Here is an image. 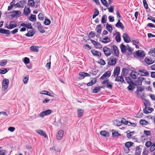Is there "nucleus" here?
Listing matches in <instances>:
<instances>
[{"label":"nucleus","mask_w":155,"mask_h":155,"mask_svg":"<svg viewBox=\"0 0 155 155\" xmlns=\"http://www.w3.org/2000/svg\"><path fill=\"white\" fill-rule=\"evenodd\" d=\"M38 19L41 20H43L44 19L43 14L42 13H39L38 16Z\"/></svg>","instance_id":"nucleus-53"},{"label":"nucleus","mask_w":155,"mask_h":155,"mask_svg":"<svg viewBox=\"0 0 155 155\" xmlns=\"http://www.w3.org/2000/svg\"><path fill=\"white\" fill-rule=\"evenodd\" d=\"M113 123L115 126H119L122 125L121 121H119L117 120H115L114 121Z\"/></svg>","instance_id":"nucleus-29"},{"label":"nucleus","mask_w":155,"mask_h":155,"mask_svg":"<svg viewBox=\"0 0 155 155\" xmlns=\"http://www.w3.org/2000/svg\"><path fill=\"white\" fill-rule=\"evenodd\" d=\"M155 146V144L153 143L151 145L150 148V150L151 152H152L155 149L154 147Z\"/></svg>","instance_id":"nucleus-63"},{"label":"nucleus","mask_w":155,"mask_h":155,"mask_svg":"<svg viewBox=\"0 0 155 155\" xmlns=\"http://www.w3.org/2000/svg\"><path fill=\"white\" fill-rule=\"evenodd\" d=\"M101 84H106V87L109 89H112L113 88L112 83L111 81H110L108 79H106L103 81Z\"/></svg>","instance_id":"nucleus-3"},{"label":"nucleus","mask_w":155,"mask_h":155,"mask_svg":"<svg viewBox=\"0 0 155 155\" xmlns=\"http://www.w3.org/2000/svg\"><path fill=\"white\" fill-rule=\"evenodd\" d=\"M115 39L117 42H120L121 41V38L120 37V34L119 33L117 34L116 35L115 37Z\"/></svg>","instance_id":"nucleus-37"},{"label":"nucleus","mask_w":155,"mask_h":155,"mask_svg":"<svg viewBox=\"0 0 155 155\" xmlns=\"http://www.w3.org/2000/svg\"><path fill=\"white\" fill-rule=\"evenodd\" d=\"M52 111V110L50 109L46 110L45 111L41 112L39 116L41 117H43L45 116L48 115L50 114L51 113Z\"/></svg>","instance_id":"nucleus-8"},{"label":"nucleus","mask_w":155,"mask_h":155,"mask_svg":"<svg viewBox=\"0 0 155 155\" xmlns=\"http://www.w3.org/2000/svg\"><path fill=\"white\" fill-rule=\"evenodd\" d=\"M120 71V67H116L114 69L113 75H112V76H115V75L118 76L119 74Z\"/></svg>","instance_id":"nucleus-14"},{"label":"nucleus","mask_w":155,"mask_h":155,"mask_svg":"<svg viewBox=\"0 0 155 155\" xmlns=\"http://www.w3.org/2000/svg\"><path fill=\"white\" fill-rule=\"evenodd\" d=\"M9 84V80L8 79H5L2 81V89L3 91H5L8 87Z\"/></svg>","instance_id":"nucleus-1"},{"label":"nucleus","mask_w":155,"mask_h":155,"mask_svg":"<svg viewBox=\"0 0 155 155\" xmlns=\"http://www.w3.org/2000/svg\"><path fill=\"white\" fill-rule=\"evenodd\" d=\"M84 72H80L79 74L78 78L79 79H84L85 77V75L84 74Z\"/></svg>","instance_id":"nucleus-49"},{"label":"nucleus","mask_w":155,"mask_h":155,"mask_svg":"<svg viewBox=\"0 0 155 155\" xmlns=\"http://www.w3.org/2000/svg\"><path fill=\"white\" fill-rule=\"evenodd\" d=\"M38 29L40 32L41 33H44L45 31V30L43 29V27L42 26L40 27L38 26Z\"/></svg>","instance_id":"nucleus-46"},{"label":"nucleus","mask_w":155,"mask_h":155,"mask_svg":"<svg viewBox=\"0 0 155 155\" xmlns=\"http://www.w3.org/2000/svg\"><path fill=\"white\" fill-rule=\"evenodd\" d=\"M41 94H45L46 95H47L53 97V96H52V95H50V93L49 92V91H43L41 93Z\"/></svg>","instance_id":"nucleus-50"},{"label":"nucleus","mask_w":155,"mask_h":155,"mask_svg":"<svg viewBox=\"0 0 155 155\" xmlns=\"http://www.w3.org/2000/svg\"><path fill=\"white\" fill-rule=\"evenodd\" d=\"M111 73L110 71H106L104 74L101 77L100 79L104 80L106 78H109L111 75Z\"/></svg>","instance_id":"nucleus-10"},{"label":"nucleus","mask_w":155,"mask_h":155,"mask_svg":"<svg viewBox=\"0 0 155 155\" xmlns=\"http://www.w3.org/2000/svg\"><path fill=\"white\" fill-rule=\"evenodd\" d=\"M95 30L99 34H101L102 29L101 28V24H99L97 26L96 28H95Z\"/></svg>","instance_id":"nucleus-28"},{"label":"nucleus","mask_w":155,"mask_h":155,"mask_svg":"<svg viewBox=\"0 0 155 155\" xmlns=\"http://www.w3.org/2000/svg\"><path fill=\"white\" fill-rule=\"evenodd\" d=\"M7 63V61L3 60L0 62V65L2 66H4Z\"/></svg>","instance_id":"nucleus-57"},{"label":"nucleus","mask_w":155,"mask_h":155,"mask_svg":"<svg viewBox=\"0 0 155 155\" xmlns=\"http://www.w3.org/2000/svg\"><path fill=\"white\" fill-rule=\"evenodd\" d=\"M21 26L24 27L25 28H26L29 29H32V27L30 23H28L27 24H25V23H21Z\"/></svg>","instance_id":"nucleus-18"},{"label":"nucleus","mask_w":155,"mask_h":155,"mask_svg":"<svg viewBox=\"0 0 155 155\" xmlns=\"http://www.w3.org/2000/svg\"><path fill=\"white\" fill-rule=\"evenodd\" d=\"M101 38L99 40L103 43L106 44L110 42L111 40L110 38H108L107 36H106L105 38H103L102 40H101Z\"/></svg>","instance_id":"nucleus-15"},{"label":"nucleus","mask_w":155,"mask_h":155,"mask_svg":"<svg viewBox=\"0 0 155 155\" xmlns=\"http://www.w3.org/2000/svg\"><path fill=\"white\" fill-rule=\"evenodd\" d=\"M136 52L133 53L134 55H135L136 54L137 56L140 57V59H143L144 57L145 56V53L143 51L138 50L136 51Z\"/></svg>","instance_id":"nucleus-2"},{"label":"nucleus","mask_w":155,"mask_h":155,"mask_svg":"<svg viewBox=\"0 0 155 155\" xmlns=\"http://www.w3.org/2000/svg\"><path fill=\"white\" fill-rule=\"evenodd\" d=\"M30 49L32 51L37 52L38 51V46H32L30 47Z\"/></svg>","instance_id":"nucleus-33"},{"label":"nucleus","mask_w":155,"mask_h":155,"mask_svg":"<svg viewBox=\"0 0 155 155\" xmlns=\"http://www.w3.org/2000/svg\"><path fill=\"white\" fill-rule=\"evenodd\" d=\"M103 50L105 55L107 56H108L111 54L110 49L106 46L104 47Z\"/></svg>","instance_id":"nucleus-7"},{"label":"nucleus","mask_w":155,"mask_h":155,"mask_svg":"<svg viewBox=\"0 0 155 155\" xmlns=\"http://www.w3.org/2000/svg\"><path fill=\"white\" fill-rule=\"evenodd\" d=\"M35 2L34 0H28V5L31 7H33L35 6Z\"/></svg>","instance_id":"nucleus-36"},{"label":"nucleus","mask_w":155,"mask_h":155,"mask_svg":"<svg viewBox=\"0 0 155 155\" xmlns=\"http://www.w3.org/2000/svg\"><path fill=\"white\" fill-rule=\"evenodd\" d=\"M151 131L148 130H144L143 131L144 134L146 136H150V134Z\"/></svg>","instance_id":"nucleus-59"},{"label":"nucleus","mask_w":155,"mask_h":155,"mask_svg":"<svg viewBox=\"0 0 155 155\" xmlns=\"http://www.w3.org/2000/svg\"><path fill=\"white\" fill-rule=\"evenodd\" d=\"M35 132L40 135L43 136L44 137L46 138L48 136L45 132L43 130H41L38 129L35 130Z\"/></svg>","instance_id":"nucleus-9"},{"label":"nucleus","mask_w":155,"mask_h":155,"mask_svg":"<svg viewBox=\"0 0 155 155\" xmlns=\"http://www.w3.org/2000/svg\"><path fill=\"white\" fill-rule=\"evenodd\" d=\"M108 11L110 12H114V7L113 6H111L108 8Z\"/></svg>","instance_id":"nucleus-64"},{"label":"nucleus","mask_w":155,"mask_h":155,"mask_svg":"<svg viewBox=\"0 0 155 155\" xmlns=\"http://www.w3.org/2000/svg\"><path fill=\"white\" fill-rule=\"evenodd\" d=\"M148 123V122L145 120H140V123L142 125H146Z\"/></svg>","instance_id":"nucleus-43"},{"label":"nucleus","mask_w":155,"mask_h":155,"mask_svg":"<svg viewBox=\"0 0 155 155\" xmlns=\"http://www.w3.org/2000/svg\"><path fill=\"white\" fill-rule=\"evenodd\" d=\"M134 144V143L133 142L130 141H129L125 143V146L127 148H129L130 147L132 146Z\"/></svg>","instance_id":"nucleus-30"},{"label":"nucleus","mask_w":155,"mask_h":155,"mask_svg":"<svg viewBox=\"0 0 155 155\" xmlns=\"http://www.w3.org/2000/svg\"><path fill=\"white\" fill-rule=\"evenodd\" d=\"M115 26L117 28H120L122 30L124 29V27L123 24L120 22V19H118L117 22L115 25Z\"/></svg>","instance_id":"nucleus-16"},{"label":"nucleus","mask_w":155,"mask_h":155,"mask_svg":"<svg viewBox=\"0 0 155 155\" xmlns=\"http://www.w3.org/2000/svg\"><path fill=\"white\" fill-rule=\"evenodd\" d=\"M101 90H100V88L98 86L96 87L93 90L92 92L93 93H97L99 92Z\"/></svg>","instance_id":"nucleus-45"},{"label":"nucleus","mask_w":155,"mask_h":155,"mask_svg":"<svg viewBox=\"0 0 155 155\" xmlns=\"http://www.w3.org/2000/svg\"><path fill=\"white\" fill-rule=\"evenodd\" d=\"M120 48L121 52L123 53H125L127 51V47L126 46L122 43L120 45Z\"/></svg>","instance_id":"nucleus-24"},{"label":"nucleus","mask_w":155,"mask_h":155,"mask_svg":"<svg viewBox=\"0 0 155 155\" xmlns=\"http://www.w3.org/2000/svg\"><path fill=\"white\" fill-rule=\"evenodd\" d=\"M63 131L62 130L59 131L56 134L57 139L58 140H60L63 136Z\"/></svg>","instance_id":"nucleus-13"},{"label":"nucleus","mask_w":155,"mask_h":155,"mask_svg":"<svg viewBox=\"0 0 155 155\" xmlns=\"http://www.w3.org/2000/svg\"><path fill=\"white\" fill-rule=\"evenodd\" d=\"M94 10H96V11L94 12L92 18L93 19L95 18L99 14V12L97 9L95 8Z\"/></svg>","instance_id":"nucleus-38"},{"label":"nucleus","mask_w":155,"mask_h":155,"mask_svg":"<svg viewBox=\"0 0 155 155\" xmlns=\"http://www.w3.org/2000/svg\"><path fill=\"white\" fill-rule=\"evenodd\" d=\"M29 79V77L28 75H27V76L26 77H25L23 79V81L24 83L25 84H26L28 81Z\"/></svg>","instance_id":"nucleus-54"},{"label":"nucleus","mask_w":155,"mask_h":155,"mask_svg":"<svg viewBox=\"0 0 155 155\" xmlns=\"http://www.w3.org/2000/svg\"><path fill=\"white\" fill-rule=\"evenodd\" d=\"M138 73H141L140 74L141 76H147L149 75V73L145 69L139 70L138 71Z\"/></svg>","instance_id":"nucleus-12"},{"label":"nucleus","mask_w":155,"mask_h":155,"mask_svg":"<svg viewBox=\"0 0 155 155\" xmlns=\"http://www.w3.org/2000/svg\"><path fill=\"white\" fill-rule=\"evenodd\" d=\"M149 55L153 56H155V52L153 51V49L150 50L148 52Z\"/></svg>","instance_id":"nucleus-58"},{"label":"nucleus","mask_w":155,"mask_h":155,"mask_svg":"<svg viewBox=\"0 0 155 155\" xmlns=\"http://www.w3.org/2000/svg\"><path fill=\"white\" fill-rule=\"evenodd\" d=\"M143 5L144 7L146 9H147L148 8V5L147 3L146 0H143Z\"/></svg>","instance_id":"nucleus-48"},{"label":"nucleus","mask_w":155,"mask_h":155,"mask_svg":"<svg viewBox=\"0 0 155 155\" xmlns=\"http://www.w3.org/2000/svg\"><path fill=\"white\" fill-rule=\"evenodd\" d=\"M100 134L105 137H108L109 136V133L105 130H102L100 132Z\"/></svg>","instance_id":"nucleus-25"},{"label":"nucleus","mask_w":155,"mask_h":155,"mask_svg":"<svg viewBox=\"0 0 155 155\" xmlns=\"http://www.w3.org/2000/svg\"><path fill=\"white\" fill-rule=\"evenodd\" d=\"M91 52L94 56L101 57V53L100 51L96 50H92Z\"/></svg>","instance_id":"nucleus-23"},{"label":"nucleus","mask_w":155,"mask_h":155,"mask_svg":"<svg viewBox=\"0 0 155 155\" xmlns=\"http://www.w3.org/2000/svg\"><path fill=\"white\" fill-rule=\"evenodd\" d=\"M144 61L148 65H150L153 63V62L151 60L147 58L145 59Z\"/></svg>","instance_id":"nucleus-39"},{"label":"nucleus","mask_w":155,"mask_h":155,"mask_svg":"<svg viewBox=\"0 0 155 155\" xmlns=\"http://www.w3.org/2000/svg\"><path fill=\"white\" fill-rule=\"evenodd\" d=\"M106 27L107 29L110 32H111L113 30V28L111 25L109 24L108 23H107Z\"/></svg>","instance_id":"nucleus-31"},{"label":"nucleus","mask_w":155,"mask_h":155,"mask_svg":"<svg viewBox=\"0 0 155 155\" xmlns=\"http://www.w3.org/2000/svg\"><path fill=\"white\" fill-rule=\"evenodd\" d=\"M24 62L25 64H28L30 62V59L29 58L25 57L24 58V59L23 61Z\"/></svg>","instance_id":"nucleus-52"},{"label":"nucleus","mask_w":155,"mask_h":155,"mask_svg":"<svg viewBox=\"0 0 155 155\" xmlns=\"http://www.w3.org/2000/svg\"><path fill=\"white\" fill-rule=\"evenodd\" d=\"M84 111V110L81 109L77 110V114L78 117H81L83 116Z\"/></svg>","instance_id":"nucleus-20"},{"label":"nucleus","mask_w":155,"mask_h":155,"mask_svg":"<svg viewBox=\"0 0 155 155\" xmlns=\"http://www.w3.org/2000/svg\"><path fill=\"white\" fill-rule=\"evenodd\" d=\"M51 23V21L50 19L47 18L46 17L45 19V21L44 22V24L46 25H49Z\"/></svg>","instance_id":"nucleus-44"},{"label":"nucleus","mask_w":155,"mask_h":155,"mask_svg":"<svg viewBox=\"0 0 155 155\" xmlns=\"http://www.w3.org/2000/svg\"><path fill=\"white\" fill-rule=\"evenodd\" d=\"M0 33L5 34H9L11 33L10 31L2 28L0 29Z\"/></svg>","instance_id":"nucleus-21"},{"label":"nucleus","mask_w":155,"mask_h":155,"mask_svg":"<svg viewBox=\"0 0 155 155\" xmlns=\"http://www.w3.org/2000/svg\"><path fill=\"white\" fill-rule=\"evenodd\" d=\"M9 69L8 68H3L0 69V74H5L7 72Z\"/></svg>","instance_id":"nucleus-32"},{"label":"nucleus","mask_w":155,"mask_h":155,"mask_svg":"<svg viewBox=\"0 0 155 155\" xmlns=\"http://www.w3.org/2000/svg\"><path fill=\"white\" fill-rule=\"evenodd\" d=\"M152 144V142L150 141H147L145 144V145L147 147H149Z\"/></svg>","instance_id":"nucleus-61"},{"label":"nucleus","mask_w":155,"mask_h":155,"mask_svg":"<svg viewBox=\"0 0 155 155\" xmlns=\"http://www.w3.org/2000/svg\"><path fill=\"white\" fill-rule=\"evenodd\" d=\"M144 104L145 106V107L143 109V112L145 114H147L149 113V112L147 110V108H149V107H147L150 106V103L148 100H145Z\"/></svg>","instance_id":"nucleus-4"},{"label":"nucleus","mask_w":155,"mask_h":155,"mask_svg":"<svg viewBox=\"0 0 155 155\" xmlns=\"http://www.w3.org/2000/svg\"><path fill=\"white\" fill-rule=\"evenodd\" d=\"M117 61V59L116 58H114L113 56H111L108 62V64L110 66H112L115 65Z\"/></svg>","instance_id":"nucleus-5"},{"label":"nucleus","mask_w":155,"mask_h":155,"mask_svg":"<svg viewBox=\"0 0 155 155\" xmlns=\"http://www.w3.org/2000/svg\"><path fill=\"white\" fill-rule=\"evenodd\" d=\"M144 90V88L142 87H137V92H142Z\"/></svg>","instance_id":"nucleus-60"},{"label":"nucleus","mask_w":155,"mask_h":155,"mask_svg":"<svg viewBox=\"0 0 155 155\" xmlns=\"http://www.w3.org/2000/svg\"><path fill=\"white\" fill-rule=\"evenodd\" d=\"M128 70L126 68H124L122 69V73L121 75L123 76H124L126 73H127L128 72Z\"/></svg>","instance_id":"nucleus-41"},{"label":"nucleus","mask_w":155,"mask_h":155,"mask_svg":"<svg viewBox=\"0 0 155 155\" xmlns=\"http://www.w3.org/2000/svg\"><path fill=\"white\" fill-rule=\"evenodd\" d=\"M127 88L129 91H133L135 88V87L132 85L131 84H129V85L127 87Z\"/></svg>","instance_id":"nucleus-55"},{"label":"nucleus","mask_w":155,"mask_h":155,"mask_svg":"<svg viewBox=\"0 0 155 155\" xmlns=\"http://www.w3.org/2000/svg\"><path fill=\"white\" fill-rule=\"evenodd\" d=\"M137 73L135 71H132L131 73L130 74V76L131 77L134 79H135L137 78V76L135 73Z\"/></svg>","instance_id":"nucleus-40"},{"label":"nucleus","mask_w":155,"mask_h":155,"mask_svg":"<svg viewBox=\"0 0 155 155\" xmlns=\"http://www.w3.org/2000/svg\"><path fill=\"white\" fill-rule=\"evenodd\" d=\"M113 130H112V135L113 137H117L118 136H120L121 134H120L117 131H114L113 132Z\"/></svg>","instance_id":"nucleus-35"},{"label":"nucleus","mask_w":155,"mask_h":155,"mask_svg":"<svg viewBox=\"0 0 155 155\" xmlns=\"http://www.w3.org/2000/svg\"><path fill=\"white\" fill-rule=\"evenodd\" d=\"M29 19L32 21H36V15H32L29 18Z\"/></svg>","instance_id":"nucleus-42"},{"label":"nucleus","mask_w":155,"mask_h":155,"mask_svg":"<svg viewBox=\"0 0 155 155\" xmlns=\"http://www.w3.org/2000/svg\"><path fill=\"white\" fill-rule=\"evenodd\" d=\"M106 17L107 16L105 14H104L102 16L101 18V22L102 23L104 24L106 23L107 21V18Z\"/></svg>","instance_id":"nucleus-34"},{"label":"nucleus","mask_w":155,"mask_h":155,"mask_svg":"<svg viewBox=\"0 0 155 155\" xmlns=\"http://www.w3.org/2000/svg\"><path fill=\"white\" fill-rule=\"evenodd\" d=\"M35 34V32L33 30L29 31L28 33L25 35L26 36L28 37H32Z\"/></svg>","instance_id":"nucleus-22"},{"label":"nucleus","mask_w":155,"mask_h":155,"mask_svg":"<svg viewBox=\"0 0 155 155\" xmlns=\"http://www.w3.org/2000/svg\"><path fill=\"white\" fill-rule=\"evenodd\" d=\"M121 122L122 124H123L125 125L128 124H129V122H130L129 121H128L127 120L126 121V119L124 118H123L121 120Z\"/></svg>","instance_id":"nucleus-51"},{"label":"nucleus","mask_w":155,"mask_h":155,"mask_svg":"<svg viewBox=\"0 0 155 155\" xmlns=\"http://www.w3.org/2000/svg\"><path fill=\"white\" fill-rule=\"evenodd\" d=\"M135 155H140L141 153V149L139 146L136 147Z\"/></svg>","instance_id":"nucleus-26"},{"label":"nucleus","mask_w":155,"mask_h":155,"mask_svg":"<svg viewBox=\"0 0 155 155\" xmlns=\"http://www.w3.org/2000/svg\"><path fill=\"white\" fill-rule=\"evenodd\" d=\"M111 48V49L113 48L114 51V54L116 56L118 57L119 56V51L116 45H113L112 48Z\"/></svg>","instance_id":"nucleus-17"},{"label":"nucleus","mask_w":155,"mask_h":155,"mask_svg":"<svg viewBox=\"0 0 155 155\" xmlns=\"http://www.w3.org/2000/svg\"><path fill=\"white\" fill-rule=\"evenodd\" d=\"M101 3L104 6L106 7H108L109 6V5L107 3V2L106 0H101Z\"/></svg>","instance_id":"nucleus-47"},{"label":"nucleus","mask_w":155,"mask_h":155,"mask_svg":"<svg viewBox=\"0 0 155 155\" xmlns=\"http://www.w3.org/2000/svg\"><path fill=\"white\" fill-rule=\"evenodd\" d=\"M31 12V10L29 8H27L26 6L25 7L24 10V14L25 15H28Z\"/></svg>","instance_id":"nucleus-27"},{"label":"nucleus","mask_w":155,"mask_h":155,"mask_svg":"<svg viewBox=\"0 0 155 155\" xmlns=\"http://www.w3.org/2000/svg\"><path fill=\"white\" fill-rule=\"evenodd\" d=\"M145 79L141 76L138 77L137 78V80L135 81L137 84L138 85H142V82L143 80H145Z\"/></svg>","instance_id":"nucleus-11"},{"label":"nucleus","mask_w":155,"mask_h":155,"mask_svg":"<svg viewBox=\"0 0 155 155\" xmlns=\"http://www.w3.org/2000/svg\"><path fill=\"white\" fill-rule=\"evenodd\" d=\"M123 77L124 76L121 75L119 76H118L116 78L115 81H116L120 82L121 83H123L124 82Z\"/></svg>","instance_id":"nucleus-19"},{"label":"nucleus","mask_w":155,"mask_h":155,"mask_svg":"<svg viewBox=\"0 0 155 155\" xmlns=\"http://www.w3.org/2000/svg\"><path fill=\"white\" fill-rule=\"evenodd\" d=\"M124 40L126 43H129L131 41L130 38L127 33H124L122 35Z\"/></svg>","instance_id":"nucleus-6"},{"label":"nucleus","mask_w":155,"mask_h":155,"mask_svg":"<svg viewBox=\"0 0 155 155\" xmlns=\"http://www.w3.org/2000/svg\"><path fill=\"white\" fill-rule=\"evenodd\" d=\"M5 28L8 29H12L13 28V24L12 23H9V25H8L5 26Z\"/></svg>","instance_id":"nucleus-56"},{"label":"nucleus","mask_w":155,"mask_h":155,"mask_svg":"<svg viewBox=\"0 0 155 155\" xmlns=\"http://www.w3.org/2000/svg\"><path fill=\"white\" fill-rule=\"evenodd\" d=\"M98 63L102 65H104L106 64L105 61L102 59H100V62H99Z\"/></svg>","instance_id":"nucleus-62"}]
</instances>
